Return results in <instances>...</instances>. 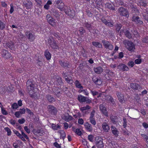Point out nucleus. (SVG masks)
<instances>
[{"instance_id":"obj_17","label":"nucleus","mask_w":148,"mask_h":148,"mask_svg":"<svg viewBox=\"0 0 148 148\" xmlns=\"http://www.w3.org/2000/svg\"><path fill=\"white\" fill-rule=\"evenodd\" d=\"M25 109L24 108L20 109L19 111L15 112V115L16 117L19 118L20 117L21 115L25 114Z\"/></svg>"},{"instance_id":"obj_57","label":"nucleus","mask_w":148,"mask_h":148,"mask_svg":"<svg viewBox=\"0 0 148 148\" xmlns=\"http://www.w3.org/2000/svg\"><path fill=\"white\" fill-rule=\"evenodd\" d=\"M85 26L88 30H90L91 29V25L88 23H86L85 24Z\"/></svg>"},{"instance_id":"obj_59","label":"nucleus","mask_w":148,"mask_h":148,"mask_svg":"<svg viewBox=\"0 0 148 148\" xmlns=\"http://www.w3.org/2000/svg\"><path fill=\"white\" fill-rule=\"evenodd\" d=\"M10 123L12 124V125L14 126L16 124H17L16 123V120H13V119H11L9 121Z\"/></svg>"},{"instance_id":"obj_35","label":"nucleus","mask_w":148,"mask_h":148,"mask_svg":"<svg viewBox=\"0 0 148 148\" xmlns=\"http://www.w3.org/2000/svg\"><path fill=\"white\" fill-rule=\"evenodd\" d=\"M69 11H68V12L66 14L70 16L71 17H73L75 15V13L74 10H71L69 9Z\"/></svg>"},{"instance_id":"obj_38","label":"nucleus","mask_w":148,"mask_h":148,"mask_svg":"<svg viewBox=\"0 0 148 148\" xmlns=\"http://www.w3.org/2000/svg\"><path fill=\"white\" fill-rule=\"evenodd\" d=\"M64 4L62 2L57 5V8H58L60 11H63L64 7Z\"/></svg>"},{"instance_id":"obj_48","label":"nucleus","mask_w":148,"mask_h":148,"mask_svg":"<svg viewBox=\"0 0 148 148\" xmlns=\"http://www.w3.org/2000/svg\"><path fill=\"white\" fill-rule=\"evenodd\" d=\"M123 133L125 135L129 136L131 134V133L130 132L126 130H123Z\"/></svg>"},{"instance_id":"obj_63","label":"nucleus","mask_w":148,"mask_h":148,"mask_svg":"<svg viewBox=\"0 0 148 148\" xmlns=\"http://www.w3.org/2000/svg\"><path fill=\"white\" fill-rule=\"evenodd\" d=\"M10 14H12L13 12L14 11V7L12 4H11L10 5Z\"/></svg>"},{"instance_id":"obj_47","label":"nucleus","mask_w":148,"mask_h":148,"mask_svg":"<svg viewBox=\"0 0 148 148\" xmlns=\"http://www.w3.org/2000/svg\"><path fill=\"white\" fill-rule=\"evenodd\" d=\"M5 25L0 20V29H3L5 27Z\"/></svg>"},{"instance_id":"obj_16","label":"nucleus","mask_w":148,"mask_h":148,"mask_svg":"<svg viewBox=\"0 0 148 148\" xmlns=\"http://www.w3.org/2000/svg\"><path fill=\"white\" fill-rule=\"evenodd\" d=\"M48 111L50 112L52 114L55 115L57 112V111L55 108L53 106L49 105L48 106Z\"/></svg>"},{"instance_id":"obj_11","label":"nucleus","mask_w":148,"mask_h":148,"mask_svg":"<svg viewBox=\"0 0 148 148\" xmlns=\"http://www.w3.org/2000/svg\"><path fill=\"white\" fill-rule=\"evenodd\" d=\"M132 21L139 25H143V22L138 16H134L132 18Z\"/></svg>"},{"instance_id":"obj_25","label":"nucleus","mask_w":148,"mask_h":148,"mask_svg":"<svg viewBox=\"0 0 148 148\" xmlns=\"http://www.w3.org/2000/svg\"><path fill=\"white\" fill-rule=\"evenodd\" d=\"M85 128L88 131L91 132L92 130V128L91 125L88 122H86L84 124Z\"/></svg>"},{"instance_id":"obj_43","label":"nucleus","mask_w":148,"mask_h":148,"mask_svg":"<svg viewBox=\"0 0 148 148\" xmlns=\"http://www.w3.org/2000/svg\"><path fill=\"white\" fill-rule=\"evenodd\" d=\"M141 136L145 139V140L147 142V144H146V145L148 147V136L145 134H141Z\"/></svg>"},{"instance_id":"obj_56","label":"nucleus","mask_w":148,"mask_h":148,"mask_svg":"<svg viewBox=\"0 0 148 148\" xmlns=\"http://www.w3.org/2000/svg\"><path fill=\"white\" fill-rule=\"evenodd\" d=\"M91 123L94 125L96 124V122L94 118L89 119Z\"/></svg>"},{"instance_id":"obj_6","label":"nucleus","mask_w":148,"mask_h":148,"mask_svg":"<svg viewBox=\"0 0 148 148\" xmlns=\"http://www.w3.org/2000/svg\"><path fill=\"white\" fill-rule=\"evenodd\" d=\"M48 22L52 26H54L56 24V21L49 14H47L46 16Z\"/></svg>"},{"instance_id":"obj_24","label":"nucleus","mask_w":148,"mask_h":148,"mask_svg":"<svg viewBox=\"0 0 148 148\" xmlns=\"http://www.w3.org/2000/svg\"><path fill=\"white\" fill-rule=\"evenodd\" d=\"M51 13L56 18L59 17L60 15L58 10L55 9H52L51 11Z\"/></svg>"},{"instance_id":"obj_42","label":"nucleus","mask_w":148,"mask_h":148,"mask_svg":"<svg viewBox=\"0 0 148 148\" xmlns=\"http://www.w3.org/2000/svg\"><path fill=\"white\" fill-rule=\"evenodd\" d=\"M60 63L62 66L64 67H68L69 65L68 63L67 62H65L61 61L60 62Z\"/></svg>"},{"instance_id":"obj_18","label":"nucleus","mask_w":148,"mask_h":148,"mask_svg":"<svg viewBox=\"0 0 148 148\" xmlns=\"http://www.w3.org/2000/svg\"><path fill=\"white\" fill-rule=\"evenodd\" d=\"M102 0H94L96 5H94V3L93 2V5L95 7H97L99 8H101L103 7Z\"/></svg>"},{"instance_id":"obj_44","label":"nucleus","mask_w":148,"mask_h":148,"mask_svg":"<svg viewBox=\"0 0 148 148\" xmlns=\"http://www.w3.org/2000/svg\"><path fill=\"white\" fill-rule=\"evenodd\" d=\"M51 127L54 130H57L58 129L60 128V126L58 125L57 126L55 124H52L51 125Z\"/></svg>"},{"instance_id":"obj_55","label":"nucleus","mask_w":148,"mask_h":148,"mask_svg":"<svg viewBox=\"0 0 148 148\" xmlns=\"http://www.w3.org/2000/svg\"><path fill=\"white\" fill-rule=\"evenodd\" d=\"M122 25L121 24H117L116 26V30L118 32H119L121 28Z\"/></svg>"},{"instance_id":"obj_36","label":"nucleus","mask_w":148,"mask_h":148,"mask_svg":"<svg viewBox=\"0 0 148 148\" xmlns=\"http://www.w3.org/2000/svg\"><path fill=\"white\" fill-rule=\"evenodd\" d=\"M125 35L128 38L130 39L131 38L132 36L131 34L128 31L127 29H124L123 30Z\"/></svg>"},{"instance_id":"obj_41","label":"nucleus","mask_w":148,"mask_h":148,"mask_svg":"<svg viewBox=\"0 0 148 148\" xmlns=\"http://www.w3.org/2000/svg\"><path fill=\"white\" fill-rule=\"evenodd\" d=\"M105 72L107 74L110 76H113L114 75V73L113 72L108 69H106L105 70Z\"/></svg>"},{"instance_id":"obj_53","label":"nucleus","mask_w":148,"mask_h":148,"mask_svg":"<svg viewBox=\"0 0 148 148\" xmlns=\"http://www.w3.org/2000/svg\"><path fill=\"white\" fill-rule=\"evenodd\" d=\"M57 81L59 85H62V79L60 77H58L57 78Z\"/></svg>"},{"instance_id":"obj_10","label":"nucleus","mask_w":148,"mask_h":148,"mask_svg":"<svg viewBox=\"0 0 148 148\" xmlns=\"http://www.w3.org/2000/svg\"><path fill=\"white\" fill-rule=\"evenodd\" d=\"M99 109L105 116L107 117L108 116V112L105 106L103 104H100L99 106Z\"/></svg>"},{"instance_id":"obj_9","label":"nucleus","mask_w":148,"mask_h":148,"mask_svg":"<svg viewBox=\"0 0 148 148\" xmlns=\"http://www.w3.org/2000/svg\"><path fill=\"white\" fill-rule=\"evenodd\" d=\"M104 93V92H103L100 93L99 96H98V97H101L103 99L106 100L108 99V97H109V101L110 102H112L113 101V98L110 96H109L108 95H105Z\"/></svg>"},{"instance_id":"obj_29","label":"nucleus","mask_w":148,"mask_h":148,"mask_svg":"<svg viewBox=\"0 0 148 148\" xmlns=\"http://www.w3.org/2000/svg\"><path fill=\"white\" fill-rule=\"evenodd\" d=\"M93 80L95 83L98 85H100L102 83V82L100 79L98 78H93Z\"/></svg>"},{"instance_id":"obj_31","label":"nucleus","mask_w":148,"mask_h":148,"mask_svg":"<svg viewBox=\"0 0 148 148\" xmlns=\"http://www.w3.org/2000/svg\"><path fill=\"white\" fill-rule=\"evenodd\" d=\"M75 84L77 88L80 89L83 88V86H82L81 84L78 80H76L75 82Z\"/></svg>"},{"instance_id":"obj_34","label":"nucleus","mask_w":148,"mask_h":148,"mask_svg":"<svg viewBox=\"0 0 148 148\" xmlns=\"http://www.w3.org/2000/svg\"><path fill=\"white\" fill-rule=\"evenodd\" d=\"M58 132L60 134V138L64 140L66 137V134L65 133L63 130H59Z\"/></svg>"},{"instance_id":"obj_61","label":"nucleus","mask_w":148,"mask_h":148,"mask_svg":"<svg viewBox=\"0 0 148 148\" xmlns=\"http://www.w3.org/2000/svg\"><path fill=\"white\" fill-rule=\"evenodd\" d=\"M79 31L81 34H83L85 32V30L83 27H80L79 28Z\"/></svg>"},{"instance_id":"obj_20","label":"nucleus","mask_w":148,"mask_h":148,"mask_svg":"<svg viewBox=\"0 0 148 148\" xmlns=\"http://www.w3.org/2000/svg\"><path fill=\"white\" fill-rule=\"evenodd\" d=\"M49 45L53 49H58V46L56 43L54 42H52L50 39L48 40Z\"/></svg>"},{"instance_id":"obj_49","label":"nucleus","mask_w":148,"mask_h":148,"mask_svg":"<svg viewBox=\"0 0 148 148\" xmlns=\"http://www.w3.org/2000/svg\"><path fill=\"white\" fill-rule=\"evenodd\" d=\"M134 65V62L132 61H129L127 63V65L129 67H132Z\"/></svg>"},{"instance_id":"obj_60","label":"nucleus","mask_w":148,"mask_h":148,"mask_svg":"<svg viewBox=\"0 0 148 148\" xmlns=\"http://www.w3.org/2000/svg\"><path fill=\"white\" fill-rule=\"evenodd\" d=\"M142 62V60L141 59L138 58L136 59L135 61V63L136 64H139L141 63Z\"/></svg>"},{"instance_id":"obj_12","label":"nucleus","mask_w":148,"mask_h":148,"mask_svg":"<svg viewBox=\"0 0 148 148\" xmlns=\"http://www.w3.org/2000/svg\"><path fill=\"white\" fill-rule=\"evenodd\" d=\"M98 138L96 142V145L98 148H103V142L102 139L99 137H97L96 139Z\"/></svg>"},{"instance_id":"obj_28","label":"nucleus","mask_w":148,"mask_h":148,"mask_svg":"<svg viewBox=\"0 0 148 148\" xmlns=\"http://www.w3.org/2000/svg\"><path fill=\"white\" fill-rule=\"evenodd\" d=\"M92 45L95 47L99 48H102V45L101 43L99 42H92Z\"/></svg>"},{"instance_id":"obj_23","label":"nucleus","mask_w":148,"mask_h":148,"mask_svg":"<svg viewBox=\"0 0 148 148\" xmlns=\"http://www.w3.org/2000/svg\"><path fill=\"white\" fill-rule=\"evenodd\" d=\"M130 87L134 90H137L140 88V86L137 84L131 83L130 85Z\"/></svg>"},{"instance_id":"obj_19","label":"nucleus","mask_w":148,"mask_h":148,"mask_svg":"<svg viewBox=\"0 0 148 148\" xmlns=\"http://www.w3.org/2000/svg\"><path fill=\"white\" fill-rule=\"evenodd\" d=\"M62 118L67 121H70L73 119V117L68 114L63 116Z\"/></svg>"},{"instance_id":"obj_52","label":"nucleus","mask_w":148,"mask_h":148,"mask_svg":"<svg viewBox=\"0 0 148 148\" xmlns=\"http://www.w3.org/2000/svg\"><path fill=\"white\" fill-rule=\"evenodd\" d=\"M5 130L7 132V135L8 136L10 135L11 134V132L10 129L6 127L5 128Z\"/></svg>"},{"instance_id":"obj_5","label":"nucleus","mask_w":148,"mask_h":148,"mask_svg":"<svg viewBox=\"0 0 148 148\" xmlns=\"http://www.w3.org/2000/svg\"><path fill=\"white\" fill-rule=\"evenodd\" d=\"M108 122L105 120L101 124V127L103 131L105 132H108L110 130V127L108 123Z\"/></svg>"},{"instance_id":"obj_40","label":"nucleus","mask_w":148,"mask_h":148,"mask_svg":"<svg viewBox=\"0 0 148 148\" xmlns=\"http://www.w3.org/2000/svg\"><path fill=\"white\" fill-rule=\"evenodd\" d=\"M7 45L8 47L11 49H14V45L13 43L10 41L7 43Z\"/></svg>"},{"instance_id":"obj_15","label":"nucleus","mask_w":148,"mask_h":148,"mask_svg":"<svg viewBox=\"0 0 148 148\" xmlns=\"http://www.w3.org/2000/svg\"><path fill=\"white\" fill-rule=\"evenodd\" d=\"M111 128L112 134L115 137H118L119 136V131L113 125H112Z\"/></svg>"},{"instance_id":"obj_8","label":"nucleus","mask_w":148,"mask_h":148,"mask_svg":"<svg viewBox=\"0 0 148 148\" xmlns=\"http://www.w3.org/2000/svg\"><path fill=\"white\" fill-rule=\"evenodd\" d=\"M2 57L7 59H12V56L10 53L7 50H3L1 51Z\"/></svg>"},{"instance_id":"obj_32","label":"nucleus","mask_w":148,"mask_h":148,"mask_svg":"<svg viewBox=\"0 0 148 148\" xmlns=\"http://www.w3.org/2000/svg\"><path fill=\"white\" fill-rule=\"evenodd\" d=\"M105 7L108 8L111 10H114L115 8L113 4H111L109 3H106L105 5Z\"/></svg>"},{"instance_id":"obj_7","label":"nucleus","mask_w":148,"mask_h":148,"mask_svg":"<svg viewBox=\"0 0 148 148\" xmlns=\"http://www.w3.org/2000/svg\"><path fill=\"white\" fill-rule=\"evenodd\" d=\"M25 35L27 38L30 41H32L35 39V35L30 31H27Z\"/></svg>"},{"instance_id":"obj_3","label":"nucleus","mask_w":148,"mask_h":148,"mask_svg":"<svg viewBox=\"0 0 148 148\" xmlns=\"http://www.w3.org/2000/svg\"><path fill=\"white\" fill-rule=\"evenodd\" d=\"M102 43L105 48L108 50H112L113 49V46L110 42L105 40H103Z\"/></svg>"},{"instance_id":"obj_46","label":"nucleus","mask_w":148,"mask_h":148,"mask_svg":"<svg viewBox=\"0 0 148 148\" xmlns=\"http://www.w3.org/2000/svg\"><path fill=\"white\" fill-rule=\"evenodd\" d=\"M73 131L75 132L79 136H80L82 134V132H81L80 130L79 129H77L75 130H74V127H72Z\"/></svg>"},{"instance_id":"obj_45","label":"nucleus","mask_w":148,"mask_h":148,"mask_svg":"<svg viewBox=\"0 0 148 148\" xmlns=\"http://www.w3.org/2000/svg\"><path fill=\"white\" fill-rule=\"evenodd\" d=\"M71 78L72 77H66L65 80L68 83L70 84H72L73 82V81L71 79Z\"/></svg>"},{"instance_id":"obj_14","label":"nucleus","mask_w":148,"mask_h":148,"mask_svg":"<svg viewBox=\"0 0 148 148\" xmlns=\"http://www.w3.org/2000/svg\"><path fill=\"white\" fill-rule=\"evenodd\" d=\"M23 5L27 9H30L32 6V3L29 0H25L23 3Z\"/></svg>"},{"instance_id":"obj_58","label":"nucleus","mask_w":148,"mask_h":148,"mask_svg":"<svg viewBox=\"0 0 148 148\" xmlns=\"http://www.w3.org/2000/svg\"><path fill=\"white\" fill-rule=\"evenodd\" d=\"M88 139L90 142H92L93 140V136L92 135H89L88 136Z\"/></svg>"},{"instance_id":"obj_2","label":"nucleus","mask_w":148,"mask_h":148,"mask_svg":"<svg viewBox=\"0 0 148 148\" xmlns=\"http://www.w3.org/2000/svg\"><path fill=\"white\" fill-rule=\"evenodd\" d=\"M123 42L125 47L129 51H134L135 49V46L132 42L127 40H125Z\"/></svg>"},{"instance_id":"obj_4","label":"nucleus","mask_w":148,"mask_h":148,"mask_svg":"<svg viewBox=\"0 0 148 148\" xmlns=\"http://www.w3.org/2000/svg\"><path fill=\"white\" fill-rule=\"evenodd\" d=\"M118 13L120 16H124L127 17L129 16L128 11L123 7H120L118 9Z\"/></svg>"},{"instance_id":"obj_51","label":"nucleus","mask_w":148,"mask_h":148,"mask_svg":"<svg viewBox=\"0 0 148 148\" xmlns=\"http://www.w3.org/2000/svg\"><path fill=\"white\" fill-rule=\"evenodd\" d=\"M95 113V111L93 110L90 114V116L89 119L94 118V115Z\"/></svg>"},{"instance_id":"obj_50","label":"nucleus","mask_w":148,"mask_h":148,"mask_svg":"<svg viewBox=\"0 0 148 148\" xmlns=\"http://www.w3.org/2000/svg\"><path fill=\"white\" fill-rule=\"evenodd\" d=\"M140 5V6H143L145 7H146L147 5V3L145 2H144L143 1H141L139 3Z\"/></svg>"},{"instance_id":"obj_27","label":"nucleus","mask_w":148,"mask_h":148,"mask_svg":"<svg viewBox=\"0 0 148 148\" xmlns=\"http://www.w3.org/2000/svg\"><path fill=\"white\" fill-rule=\"evenodd\" d=\"M86 99V97L82 95H79L77 97V99L80 103L85 102V100Z\"/></svg>"},{"instance_id":"obj_1","label":"nucleus","mask_w":148,"mask_h":148,"mask_svg":"<svg viewBox=\"0 0 148 148\" xmlns=\"http://www.w3.org/2000/svg\"><path fill=\"white\" fill-rule=\"evenodd\" d=\"M26 86L27 91L30 97L33 98H38L39 95L38 92L35 91L34 84L30 80H28L26 82Z\"/></svg>"},{"instance_id":"obj_13","label":"nucleus","mask_w":148,"mask_h":148,"mask_svg":"<svg viewBox=\"0 0 148 148\" xmlns=\"http://www.w3.org/2000/svg\"><path fill=\"white\" fill-rule=\"evenodd\" d=\"M117 69L121 71H128L129 70V68L126 65L124 64H120L117 67Z\"/></svg>"},{"instance_id":"obj_62","label":"nucleus","mask_w":148,"mask_h":148,"mask_svg":"<svg viewBox=\"0 0 148 148\" xmlns=\"http://www.w3.org/2000/svg\"><path fill=\"white\" fill-rule=\"evenodd\" d=\"M12 107L13 109H16L18 108V106L16 103H14L12 104Z\"/></svg>"},{"instance_id":"obj_26","label":"nucleus","mask_w":148,"mask_h":148,"mask_svg":"<svg viewBox=\"0 0 148 148\" xmlns=\"http://www.w3.org/2000/svg\"><path fill=\"white\" fill-rule=\"evenodd\" d=\"M116 94L119 101L121 103L123 102L124 101L123 95L119 92H117Z\"/></svg>"},{"instance_id":"obj_22","label":"nucleus","mask_w":148,"mask_h":148,"mask_svg":"<svg viewBox=\"0 0 148 148\" xmlns=\"http://www.w3.org/2000/svg\"><path fill=\"white\" fill-rule=\"evenodd\" d=\"M93 70L95 73L97 74H100L103 71V69L101 66L94 68Z\"/></svg>"},{"instance_id":"obj_33","label":"nucleus","mask_w":148,"mask_h":148,"mask_svg":"<svg viewBox=\"0 0 148 148\" xmlns=\"http://www.w3.org/2000/svg\"><path fill=\"white\" fill-rule=\"evenodd\" d=\"M45 56L47 60H49L51 58V55L49 51L48 50H47L45 52Z\"/></svg>"},{"instance_id":"obj_64","label":"nucleus","mask_w":148,"mask_h":148,"mask_svg":"<svg viewBox=\"0 0 148 148\" xmlns=\"http://www.w3.org/2000/svg\"><path fill=\"white\" fill-rule=\"evenodd\" d=\"M78 123L80 125H83L84 123L83 120L82 118L79 119L78 121Z\"/></svg>"},{"instance_id":"obj_30","label":"nucleus","mask_w":148,"mask_h":148,"mask_svg":"<svg viewBox=\"0 0 148 148\" xmlns=\"http://www.w3.org/2000/svg\"><path fill=\"white\" fill-rule=\"evenodd\" d=\"M91 107L88 105H86L85 106L81 107L80 108V109L82 112H84V111L86 110L90 109Z\"/></svg>"},{"instance_id":"obj_39","label":"nucleus","mask_w":148,"mask_h":148,"mask_svg":"<svg viewBox=\"0 0 148 148\" xmlns=\"http://www.w3.org/2000/svg\"><path fill=\"white\" fill-rule=\"evenodd\" d=\"M47 98L48 101L50 102L54 101L55 100L54 98L49 95H47Z\"/></svg>"},{"instance_id":"obj_21","label":"nucleus","mask_w":148,"mask_h":148,"mask_svg":"<svg viewBox=\"0 0 148 148\" xmlns=\"http://www.w3.org/2000/svg\"><path fill=\"white\" fill-rule=\"evenodd\" d=\"M102 21L106 25L109 27H112L113 25L112 23L110 21H107L104 18L102 17L101 19Z\"/></svg>"},{"instance_id":"obj_37","label":"nucleus","mask_w":148,"mask_h":148,"mask_svg":"<svg viewBox=\"0 0 148 148\" xmlns=\"http://www.w3.org/2000/svg\"><path fill=\"white\" fill-rule=\"evenodd\" d=\"M110 118L114 124H116L118 118L117 116H110Z\"/></svg>"},{"instance_id":"obj_54","label":"nucleus","mask_w":148,"mask_h":148,"mask_svg":"<svg viewBox=\"0 0 148 148\" xmlns=\"http://www.w3.org/2000/svg\"><path fill=\"white\" fill-rule=\"evenodd\" d=\"M1 111L2 114L3 115H6L8 114L7 111L3 107L1 108Z\"/></svg>"}]
</instances>
